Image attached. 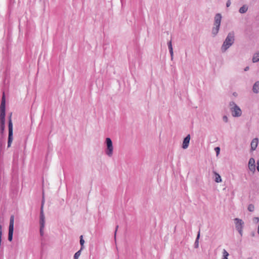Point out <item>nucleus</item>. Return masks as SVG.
I'll return each instance as SVG.
<instances>
[{"instance_id":"28","label":"nucleus","mask_w":259,"mask_h":259,"mask_svg":"<svg viewBox=\"0 0 259 259\" xmlns=\"http://www.w3.org/2000/svg\"><path fill=\"white\" fill-rule=\"evenodd\" d=\"M231 2L230 0H228L226 3V7H229L231 5Z\"/></svg>"},{"instance_id":"3","label":"nucleus","mask_w":259,"mask_h":259,"mask_svg":"<svg viewBox=\"0 0 259 259\" xmlns=\"http://www.w3.org/2000/svg\"><path fill=\"white\" fill-rule=\"evenodd\" d=\"M222 16L221 14L217 13L214 18L213 27L212 28L211 33L213 37L215 36L219 32Z\"/></svg>"},{"instance_id":"8","label":"nucleus","mask_w":259,"mask_h":259,"mask_svg":"<svg viewBox=\"0 0 259 259\" xmlns=\"http://www.w3.org/2000/svg\"><path fill=\"white\" fill-rule=\"evenodd\" d=\"M14 215H11L10 219V224L8 232V240L12 241L13 240L14 233Z\"/></svg>"},{"instance_id":"4","label":"nucleus","mask_w":259,"mask_h":259,"mask_svg":"<svg viewBox=\"0 0 259 259\" xmlns=\"http://www.w3.org/2000/svg\"><path fill=\"white\" fill-rule=\"evenodd\" d=\"M229 106L231 107L230 110L233 117H239L241 115L242 111L240 107L233 101L229 103Z\"/></svg>"},{"instance_id":"1","label":"nucleus","mask_w":259,"mask_h":259,"mask_svg":"<svg viewBox=\"0 0 259 259\" xmlns=\"http://www.w3.org/2000/svg\"><path fill=\"white\" fill-rule=\"evenodd\" d=\"M235 41V35L234 31L230 32L225 40H224L222 47L221 50L222 52H225L226 50L229 48L234 42Z\"/></svg>"},{"instance_id":"34","label":"nucleus","mask_w":259,"mask_h":259,"mask_svg":"<svg viewBox=\"0 0 259 259\" xmlns=\"http://www.w3.org/2000/svg\"><path fill=\"white\" fill-rule=\"evenodd\" d=\"M222 259H228L227 257H223Z\"/></svg>"},{"instance_id":"24","label":"nucleus","mask_w":259,"mask_h":259,"mask_svg":"<svg viewBox=\"0 0 259 259\" xmlns=\"http://www.w3.org/2000/svg\"><path fill=\"white\" fill-rule=\"evenodd\" d=\"M44 228H41L40 227L39 228V233H40V235L42 237L44 236Z\"/></svg>"},{"instance_id":"15","label":"nucleus","mask_w":259,"mask_h":259,"mask_svg":"<svg viewBox=\"0 0 259 259\" xmlns=\"http://www.w3.org/2000/svg\"><path fill=\"white\" fill-rule=\"evenodd\" d=\"M200 230H199V231L198 232L197 237H196V240H195V241L194 243V245L195 248H197L199 247V239L200 238Z\"/></svg>"},{"instance_id":"30","label":"nucleus","mask_w":259,"mask_h":259,"mask_svg":"<svg viewBox=\"0 0 259 259\" xmlns=\"http://www.w3.org/2000/svg\"><path fill=\"white\" fill-rule=\"evenodd\" d=\"M256 164H257V166H256L257 170L258 171H259V159L257 160Z\"/></svg>"},{"instance_id":"25","label":"nucleus","mask_w":259,"mask_h":259,"mask_svg":"<svg viewBox=\"0 0 259 259\" xmlns=\"http://www.w3.org/2000/svg\"><path fill=\"white\" fill-rule=\"evenodd\" d=\"M214 150L218 155L220 152V148L219 147H217L214 148Z\"/></svg>"},{"instance_id":"13","label":"nucleus","mask_w":259,"mask_h":259,"mask_svg":"<svg viewBox=\"0 0 259 259\" xmlns=\"http://www.w3.org/2000/svg\"><path fill=\"white\" fill-rule=\"evenodd\" d=\"M167 46H168V48L169 53L170 55L171 60H172L173 57H174V52H173V48H172V46L171 40H170L167 42Z\"/></svg>"},{"instance_id":"11","label":"nucleus","mask_w":259,"mask_h":259,"mask_svg":"<svg viewBox=\"0 0 259 259\" xmlns=\"http://www.w3.org/2000/svg\"><path fill=\"white\" fill-rule=\"evenodd\" d=\"M190 134H188L185 138H184L183 141L182 148L184 149H186L188 147L190 143Z\"/></svg>"},{"instance_id":"14","label":"nucleus","mask_w":259,"mask_h":259,"mask_svg":"<svg viewBox=\"0 0 259 259\" xmlns=\"http://www.w3.org/2000/svg\"><path fill=\"white\" fill-rule=\"evenodd\" d=\"M252 91L255 94H257L259 92V81H257L254 83Z\"/></svg>"},{"instance_id":"16","label":"nucleus","mask_w":259,"mask_h":259,"mask_svg":"<svg viewBox=\"0 0 259 259\" xmlns=\"http://www.w3.org/2000/svg\"><path fill=\"white\" fill-rule=\"evenodd\" d=\"M252 61L253 63H256L259 61V51L253 54Z\"/></svg>"},{"instance_id":"12","label":"nucleus","mask_w":259,"mask_h":259,"mask_svg":"<svg viewBox=\"0 0 259 259\" xmlns=\"http://www.w3.org/2000/svg\"><path fill=\"white\" fill-rule=\"evenodd\" d=\"M258 143V139L257 138H254L250 144V150L254 151L256 149Z\"/></svg>"},{"instance_id":"27","label":"nucleus","mask_w":259,"mask_h":259,"mask_svg":"<svg viewBox=\"0 0 259 259\" xmlns=\"http://www.w3.org/2000/svg\"><path fill=\"white\" fill-rule=\"evenodd\" d=\"M12 112H11L9 114V115H8V121H12Z\"/></svg>"},{"instance_id":"29","label":"nucleus","mask_w":259,"mask_h":259,"mask_svg":"<svg viewBox=\"0 0 259 259\" xmlns=\"http://www.w3.org/2000/svg\"><path fill=\"white\" fill-rule=\"evenodd\" d=\"M253 221L254 223H258L259 221V218L257 217L254 218Z\"/></svg>"},{"instance_id":"22","label":"nucleus","mask_w":259,"mask_h":259,"mask_svg":"<svg viewBox=\"0 0 259 259\" xmlns=\"http://www.w3.org/2000/svg\"><path fill=\"white\" fill-rule=\"evenodd\" d=\"M254 206L252 204H250L248 205V207H247V209L248 210V211L252 212L254 210Z\"/></svg>"},{"instance_id":"31","label":"nucleus","mask_w":259,"mask_h":259,"mask_svg":"<svg viewBox=\"0 0 259 259\" xmlns=\"http://www.w3.org/2000/svg\"><path fill=\"white\" fill-rule=\"evenodd\" d=\"M118 225H116V229H115V233H114V234H115V236H116V232H117V229H118Z\"/></svg>"},{"instance_id":"20","label":"nucleus","mask_w":259,"mask_h":259,"mask_svg":"<svg viewBox=\"0 0 259 259\" xmlns=\"http://www.w3.org/2000/svg\"><path fill=\"white\" fill-rule=\"evenodd\" d=\"M82 250L80 249L78 251H77L74 255L73 258L74 259H78L79 256H80Z\"/></svg>"},{"instance_id":"21","label":"nucleus","mask_w":259,"mask_h":259,"mask_svg":"<svg viewBox=\"0 0 259 259\" xmlns=\"http://www.w3.org/2000/svg\"><path fill=\"white\" fill-rule=\"evenodd\" d=\"M5 130V125L0 126V134L2 135V138H3V135L4 134Z\"/></svg>"},{"instance_id":"9","label":"nucleus","mask_w":259,"mask_h":259,"mask_svg":"<svg viewBox=\"0 0 259 259\" xmlns=\"http://www.w3.org/2000/svg\"><path fill=\"white\" fill-rule=\"evenodd\" d=\"M235 223V227L241 236H242V229L244 222L241 219L236 218L234 219Z\"/></svg>"},{"instance_id":"23","label":"nucleus","mask_w":259,"mask_h":259,"mask_svg":"<svg viewBox=\"0 0 259 259\" xmlns=\"http://www.w3.org/2000/svg\"><path fill=\"white\" fill-rule=\"evenodd\" d=\"M229 253L226 250V249H224L223 251V257H227L229 256Z\"/></svg>"},{"instance_id":"33","label":"nucleus","mask_w":259,"mask_h":259,"mask_svg":"<svg viewBox=\"0 0 259 259\" xmlns=\"http://www.w3.org/2000/svg\"><path fill=\"white\" fill-rule=\"evenodd\" d=\"M2 144H3L2 142V141L1 140V141H0V146H1V147H2Z\"/></svg>"},{"instance_id":"2","label":"nucleus","mask_w":259,"mask_h":259,"mask_svg":"<svg viewBox=\"0 0 259 259\" xmlns=\"http://www.w3.org/2000/svg\"><path fill=\"white\" fill-rule=\"evenodd\" d=\"M6 123V97L3 94L0 105V126L5 125Z\"/></svg>"},{"instance_id":"6","label":"nucleus","mask_w":259,"mask_h":259,"mask_svg":"<svg viewBox=\"0 0 259 259\" xmlns=\"http://www.w3.org/2000/svg\"><path fill=\"white\" fill-rule=\"evenodd\" d=\"M13 140V128L12 121H8V148L11 147Z\"/></svg>"},{"instance_id":"10","label":"nucleus","mask_w":259,"mask_h":259,"mask_svg":"<svg viewBox=\"0 0 259 259\" xmlns=\"http://www.w3.org/2000/svg\"><path fill=\"white\" fill-rule=\"evenodd\" d=\"M255 160L253 158H250L248 162V168L251 171L254 172L255 170Z\"/></svg>"},{"instance_id":"32","label":"nucleus","mask_w":259,"mask_h":259,"mask_svg":"<svg viewBox=\"0 0 259 259\" xmlns=\"http://www.w3.org/2000/svg\"><path fill=\"white\" fill-rule=\"evenodd\" d=\"M249 66H246V67L244 68V71H248V70H249Z\"/></svg>"},{"instance_id":"26","label":"nucleus","mask_w":259,"mask_h":259,"mask_svg":"<svg viewBox=\"0 0 259 259\" xmlns=\"http://www.w3.org/2000/svg\"><path fill=\"white\" fill-rule=\"evenodd\" d=\"M223 121L224 122H225L226 123L228 122V117L226 115H224L223 116Z\"/></svg>"},{"instance_id":"7","label":"nucleus","mask_w":259,"mask_h":259,"mask_svg":"<svg viewBox=\"0 0 259 259\" xmlns=\"http://www.w3.org/2000/svg\"><path fill=\"white\" fill-rule=\"evenodd\" d=\"M45 204L44 197H42V199L41 202V206L40 209V215H39V225L40 227L45 228V216L44 212V206Z\"/></svg>"},{"instance_id":"5","label":"nucleus","mask_w":259,"mask_h":259,"mask_svg":"<svg viewBox=\"0 0 259 259\" xmlns=\"http://www.w3.org/2000/svg\"><path fill=\"white\" fill-rule=\"evenodd\" d=\"M106 149L105 153L109 156L111 157L113 155V143L110 138H106L105 139Z\"/></svg>"},{"instance_id":"19","label":"nucleus","mask_w":259,"mask_h":259,"mask_svg":"<svg viewBox=\"0 0 259 259\" xmlns=\"http://www.w3.org/2000/svg\"><path fill=\"white\" fill-rule=\"evenodd\" d=\"M79 238H80V244L81 246L80 249H81V250H82L84 248V240L83 238L82 235H81L80 236Z\"/></svg>"},{"instance_id":"18","label":"nucleus","mask_w":259,"mask_h":259,"mask_svg":"<svg viewBox=\"0 0 259 259\" xmlns=\"http://www.w3.org/2000/svg\"><path fill=\"white\" fill-rule=\"evenodd\" d=\"M214 174L215 175V182L216 183H220L222 182V178L221 177L219 174L217 173L216 172H214Z\"/></svg>"},{"instance_id":"17","label":"nucleus","mask_w":259,"mask_h":259,"mask_svg":"<svg viewBox=\"0 0 259 259\" xmlns=\"http://www.w3.org/2000/svg\"><path fill=\"white\" fill-rule=\"evenodd\" d=\"M248 6L246 5H243L239 10V12L241 14H244L247 12Z\"/></svg>"}]
</instances>
